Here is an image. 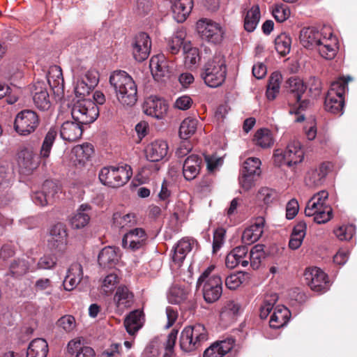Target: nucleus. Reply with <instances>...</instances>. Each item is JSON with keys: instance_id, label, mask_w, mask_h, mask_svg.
Listing matches in <instances>:
<instances>
[{"instance_id": "f257e3e1", "label": "nucleus", "mask_w": 357, "mask_h": 357, "mask_svg": "<svg viewBox=\"0 0 357 357\" xmlns=\"http://www.w3.org/2000/svg\"><path fill=\"white\" fill-rule=\"evenodd\" d=\"M119 102L124 106H133L137 100V88L132 77L126 71L117 70L109 77Z\"/></svg>"}, {"instance_id": "f03ea898", "label": "nucleus", "mask_w": 357, "mask_h": 357, "mask_svg": "<svg viewBox=\"0 0 357 357\" xmlns=\"http://www.w3.org/2000/svg\"><path fill=\"white\" fill-rule=\"evenodd\" d=\"M57 136V130L51 128L47 132L38 157L31 149H22L18 156V165L24 174H29L36 169L40 164V158L46 159L50 156L52 147Z\"/></svg>"}, {"instance_id": "7ed1b4c3", "label": "nucleus", "mask_w": 357, "mask_h": 357, "mask_svg": "<svg viewBox=\"0 0 357 357\" xmlns=\"http://www.w3.org/2000/svg\"><path fill=\"white\" fill-rule=\"evenodd\" d=\"M227 75L225 59L220 53L215 54L213 58L204 65L201 77L204 83L212 88L220 86L225 82Z\"/></svg>"}, {"instance_id": "20e7f679", "label": "nucleus", "mask_w": 357, "mask_h": 357, "mask_svg": "<svg viewBox=\"0 0 357 357\" xmlns=\"http://www.w3.org/2000/svg\"><path fill=\"white\" fill-rule=\"evenodd\" d=\"M305 213L307 216H313L314 221L318 224H324L333 218V209L328 203V193L321 190L315 194L307 203Z\"/></svg>"}, {"instance_id": "39448f33", "label": "nucleus", "mask_w": 357, "mask_h": 357, "mask_svg": "<svg viewBox=\"0 0 357 357\" xmlns=\"http://www.w3.org/2000/svg\"><path fill=\"white\" fill-rule=\"evenodd\" d=\"M208 340V333L204 325L197 324L185 326L180 337L181 349L185 352L198 349Z\"/></svg>"}, {"instance_id": "423d86ee", "label": "nucleus", "mask_w": 357, "mask_h": 357, "mask_svg": "<svg viewBox=\"0 0 357 357\" xmlns=\"http://www.w3.org/2000/svg\"><path fill=\"white\" fill-rule=\"evenodd\" d=\"M350 79V77L347 79L340 78L332 82L324 101V107L327 112L338 115L342 114L344 106V95Z\"/></svg>"}, {"instance_id": "0eeeda50", "label": "nucleus", "mask_w": 357, "mask_h": 357, "mask_svg": "<svg viewBox=\"0 0 357 357\" xmlns=\"http://www.w3.org/2000/svg\"><path fill=\"white\" fill-rule=\"evenodd\" d=\"M98 176L103 185L119 188L129 181L132 176V170L129 165L104 167L100 169Z\"/></svg>"}, {"instance_id": "6e6552de", "label": "nucleus", "mask_w": 357, "mask_h": 357, "mask_svg": "<svg viewBox=\"0 0 357 357\" xmlns=\"http://www.w3.org/2000/svg\"><path fill=\"white\" fill-rule=\"evenodd\" d=\"M71 115L73 120L82 124L93 123L99 115V109L95 102L89 99H82L74 103Z\"/></svg>"}, {"instance_id": "1a4fd4ad", "label": "nucleus", "mask_w": 357, "mask_h": 357, "mask_svg": "<svg viewBox=\"0 0 357 357\" xmlns=\"http://www.w3.org/2000/svg\"><path fill=\"white\" fill-rule=\"evenodd\" d=\"M197 31L201 38L211 44H220L225 35V31L220 24L208 19H202L197 22Z\"/></svg>"}, {"instance_id": "9d476101", "label": "nucleus", "mask_w": 357, "mask_h": 357, "mask_svg": "<svg viewBox=\"0 0 357 357\" xmlns=\"http://www.w3.org/2000/svg\"><path fill=\"white\" fill-rule=\"evenodd\" d=\"M38 125L39 118L37 114L33 110L24 109L16 115L14 128L20 135L26 136L33 132Z\"/></svg>"}, {"instance_id": "9b49d317", "label": "nucleus", "mask_w": 357, "mask_h": 357, "mask_svg": "<svg viewBox=\"0 0 357 357\" xmlns=\"http://www.w3.org/2000/svg\"><path fill=\"white\" fill-rule=\"evenodd\" d=\"M304 278L307 284L314 291L322 293L328 289L327 275L319 268H307L304 273Z\"/></svg>"}, {"instance_id": "f8f14e48", "label": "nucleus", "mask_w": 357, "mask_h": 357, "mask_svg": "<svg viewBox=\"0 0 357 357\" xmlns=\"http://www.w3.org/2000/svg\"><path fill=\"white\" fill-rule=\"evenodd\" d=\"M197 288L201 289L204 301L213 303L221 297L222 294V281L220 277H215L210 280L199 283L197 282Z\"/></svg>"}, {"instance_id": "ddd939ff", "label": "nucleus", "mask_w": 357, "mask_h": 357, "mask_svg": "<svg viewBox=\"0 0 357 357\" xmlns=\"http://www.w3.org/2000/svg\"><path fill=\"white\" fill-rule=\"evenodd\" d=\"M147 238V234L142 228L130 229L123 235L122 246L126 249L135 251L144 246Z\"/></svg>"}, {"instance_id": "4468645a", "label": "nucleus", "mask_w": 357, "mask_h": 357, "mask_svg": "<svg viewBox=\"0 0 357 357\" xmlns=\"http://www.w3.org/2000/svg\"><path fill=\"white\" fill-rule=\"evenodd\" d=\"M87 281L88 277L84 276L82 266L79 263H74L68 268L63 285L66 291H72L82 282L85 283Z\"/></svg>"}, {"instance_id": "2eb2a0df", "label": "nucleus", "mask_w": 357, "mask_h": 357, "mask_svg": "<svg viewBox=\"0 0 357 357\" xmlns=\"http://www.w3.org/2000/svg\"><path fill=\"white\" fill-rule=\"evenodd\" d=\"M68 234L66 225L57 223L52 226L50 231L49 245L52 249L63 252L66 249Z\"/></svg>"}, {"instance_id": "dca6fc26", "label": "nucleus", "mask_w": 357, "mask_h": 357, "mask_svg": "<svg viewBox=\"0 0 357 357\" xmlns=\"http://www.w3.org/2000/svg\"><path fill=\"white\" fill-rule=\"evenodd\" d=\"M143 109L146 114L157 119H162L167 114L168 105L163 99L150 96L145 100Z\"/></svg>"}, {"instance_id": "f3484780", "label": "nucleus", "mask_w": 357, "mask_h": 357, "mask_svg": "<svg viewBox=\"0 0 357 357\" xmlns=\"http://www.w3.org/2000/svg\"><path fill=\"white\" fill-rule=\"evenodd\" d=\"M151 47V39L146 33H140L136 36L132 45V54L137 61L146 59L150 54Z\"/></svg>"}, {"instance_id": "a211bd4d", "label": "nucleus", "mask_w": 357, "mask_h": 357, "mask_svg": "<svg viewBox=\"0 0 357 357\" xmlns=\"http://www.w3.org/2000/svg\"><path fill=\"white\" fill-rule=\"evenodd\" d=\"M149 67L155 80L160 82L168 77L170 74L169 67L165 56L159 54L151 57Z\"/></svg>"}, {"instance_id": "6ab92c4d", "label": "nucleus", "mask_w": 357, "mask_h": 357, "mask_svg": "<svg viewBox=\"0 0 357 357\" xmlns=\"http://www.w3.org/2000/svg\"><path fill=\"white\" fill-rule=\"evenodd\" d=\"M33 100L36 107L40 110H47L51 107V102L46 84L36 82L32 87Z\"/></svg>"}, {"instance_id": "aec40b11", "label": "nucleus", "mask_w": 357, "mask_h": 357, "mask_svg": "<svg viewBox=\"0 0 357 357\" xmlns=\"http://www.w3.org/2000/svg\"><path fill=\"white\" fill-rule=\"evenodd\" d=\"M337 38L332 33H330L328 36L322 37L315 50L322 58L331 60L337 54Z\"/></svg>"}, {"instance_id": "412c9836", "label": "nucleus", "mask_w": 357, "mask_h": 357, "mask_svg": "<svg viewBox=\"0 0 357 357\" xmlns=\"http://www.w3.org/2000/svg\"><path fill=\"white\" fill-rule=\"evenodd\" d=\"M83 124L76 121H66L60 128L61 137L67 142H74L79 140L83 133Z\"/></svg>"}, {"instance_id": "4be33fe9", "label": "nucleus", "mask_w": 357, "mask_h": 357, "mask_svg": "<svg viewBox=\"0 0 357 357\" xmlns=\"http://www.w3.org/2000/svg\"><path fill=\"white\" fill-rule=\"evenodd\" d=\"M113 301L116 305V311L121 313L132 305L134 295L126 286L120 285L116 289Z\"/></svg>"}, {"instance_id": "5701e85b", "label": "nucleus", "mask_w": 357, "mask_h": 357, "mask_svg": "<svg viewBox=\"0 0 357 357\" xmlns=\"http://www.w3.org/2000/svg\"><path fill=\"white\" fill-rule=\"evenodd\" d=\"M93 153V146L88 143L77 145L71 151L70 159L75 166L83 167Z\"/></svg>"}, {"instance_id": "b1692460", "label": "nucleus", "mask_w": 357, "mask_h": 357, "mask_svg": "<svg viewBox=\"0 0 357 357\" xmlns=\"http://www.w3.org/2000/svg\"><path fill=\"white\" fill-rule=\"evenodd\" d=\"M265 220L263 217L255 219V223L246 228L242 235L244 243L250 245L259 239L264 232Z\"/></svg>"}, {"instance_id": "393cba45", "label": "nucleus", "mask_w": 357, "mask_h": 357, "mask_svg": "<svg viewBox=\"0 0 357 357\" xmlns=\"http://www.w3.org/2000/svg\"><path fill=\"white\" fill-rule=\"evenodd\" d=\"M57 186L50 181H46L43 185V191L36 192L32 197L33 202L39 206H45L52 202L57 193Z\"/></svg>"}, {"instance_id": "a878e982", "label": "nucleus", "mask_w": 357, "mask_h": 357, "mask_svg": "<svg viewBox=\"0 0 357 357\" xmlns=\"http://www.w3.org/2000/svg\"><path fill=\"white\" fill-rule=\"evenodd\" d=\"M248 249L245 246H238L233 249L227 256L225 264L229 268H234L238 264L245 267L248 264L247 254Z\"/></svg>"}, {"instance_id": "bb28decb", "label": "nucleus", "mask_w": 357, "mask_h": 357, "mask_svg": "<svg viewBox=\"0 0 357 357\" xmlns=\"http://www.w3.org/2000/svg\"><path fill=\"white\" fill-rule=\"evenodd\" d=\"M167 143L165 141L157 139L147 146L146 156L150 161L158 162L167 155Z\"/></svg>"}, {"instance_id": "cd10ccee", "label": "nucleus", "mask_w": 357, "mask_h": 357, "mask_svg": "<svg viewBox=\"0 0 357 357\" xmlns=\"http://www.w3.org/2000/svg\"><path fill=\"white\" fill-rule=\"evenodd\" d=\"M322 37V34L316 29L307 27L301 29L299 39L301 45L305 48L315 49Z\"/></svg>"}, {"instance_id": "c85d7f7f", "label": "nucleus", "mask_w": 357, "mask_h": 357, "mask_svg": "<svg viewBox=\"0 0 357 357\" xmlns=\"http://www.w3.org/2000/svg\"><path fill=\"white\" fill-rule=\"evenodd\" d=\"M202 160L197 155H191L184 161L183 173L188 181L193 180L199 174Z\"/></svg>"}, {"instance_id": "c756f323", "label": "nucleus", "mask_w": 357, "mask_h": 357, "mask_svg": "<svg viewBox=\"0 0 357 357\" xmlns=\"http://www.w3.org/2000/svg\"><path fill=\"white\" fill-rule=\"evenodd\" d=\"M234 345V340L232 338L215 342L205 350L204 357H222L233 348Z\"/></svg>"}, {"instance_id": "7c9ffc66", "label": "nucleus", "mask_w": 357, "mask_h": 357, "mask_svg": "<svg viewBox=\"0 0 357 357\" xmlns=\"http://www.w3.org/2000/svg\"><path fill=\"white\" fill-rule=\"evenodd\" d=\"M144 321V312L139 310L131 312L124 320V326L127 332L135 335L143 326Z\"/></svg>"}, {"instance_id": "2f4dec72", "label": "nucleus", "mask_w": 357, "mask_h": 357, "mask_svg": "<svg viewBox=\"0 0 357 357\" xmlns=\"http://www.w3.org/2000/svg\"><path fill=\"white\" fill-rule=\"evenodd\" d=\"M172 11L178 22H183L190 13L192 8V0H174Z\"/></svg>"}, {"instance_id": "473e14b6", "label": "nucleus", "mask_w": 357, "mask_h": 357, "mask_svg": "<svg viewBox=\"0 0 357 357\" xmlns=\"http://www.w3.org/2000/svg\"><path fill=\"white\" fill-rule=\"evenodd\" d=\"M291 313L284 305H278L271 316L270 326L273 328H280L288 322Z\"/></svg>"}, {"instance_id": "72a5a7b5", "label": "nucleus", "mask_w": 357, "mask_h": 357, "mask_svg": "<svg viewBox=\"0 0 357 357\" xmlns=\"http://www.w3.org/2000/svg\"><path fill=\"white\" fill-rule=\"evenodd\" d=\"M285 153L287 158V166L289 167L301 162L304 158V152L298 141L289 143L285 149Z\"/></svg>"}, {"instance_id": "f704fd0d", "label": "nucleus", "mask_w": 357, "mask_h": 357, "mask_svg": "<svg viewBox=\"0 0 357 357\" xmlns=\"http://www.w3.org/2000/svg\"><path fill=\"white\" fill-rule=\"evenodd\" d=\"M47 78L50 86L53 90L56 89V93L63 91L64 80L63 77L62 70L60 66H50L48 70Z\"/></svg>"}, {"instance_id": "c9c22d12", "label": "nucleus", "mask_w": 357, "mask_h": 357, "mask_svg": "<svg viewBox=\"0 0 357 357\" xmlns=\"http://www.w3.org/2000/svg\"><path fill=\"white\" fill-rule=\"evenodd\" d=\"M90 211L91 207L89 205H81L76 213L70 220L72 227L74 229H81L85 227L90 220L89 213Z\"/></svg>"}, {"instance_id": "e433bc0d", "label": "nucleus", "mask_w": 357, "mask_h": 357, "mask_svg": "<svg viewBox=\"0 0 357 357\" xmlns=\"http://www.w3.org/2000/svg\"><path fill=\"white\" fill-rule=\"evenodd\" d=\"M119 256L116 249L107 246L104 248L98 255V261L100 266L109 268L116 264L119 261Z\"/></svg>"}, {"instance_id": "4c0bfd02", "label": "nucleus", "mask_w": 357, "mask_h": 357, "mask_svg": "<svg viewBox=\"0 0 357 357\" xmlns=\"http://www.w3.org/2000/svg\"><path fill=\"white\" fill-rule=\"evenodd\" d=\"M307 225L305 222L301 221L296 225L293 229L289 242V247L291 250L299 248L306 235Z\"/></svg>"}, {"instance_id": "58836bf2", "label": "nucleus", "mask_w": 357, "mask_h": 357, "mask_svg": "<svg viewBox=\"0 0 357 357\" xmlns=\"http://www.w3.org/2000/svg\"><path fill=\"white\" fill-rule=\"evenodd\" d=\"M287 87L289 92V99L292 100H301L306 90L303 80L298 77H290L287 82Z\"/></svg>"}, {"instance_id": "ea45409f", "label": "nucleus", "mask_w": 357, "mask_h": 357, "mask_svg": "<svg viewBox=\"0 0 357 357\" xmlns=\"http://www.w3.org/2000/svg\"><path fill=\"white\" fill-rule=\"evenodd\" d=\"M48 344L45 340L36 338L31 342L27 349L26 357H46Z\"/></svg>"}, {"instance_id": "a19ab883", "label": "nucleus", "mask_w": 357, "mask_h": 357, "mask_svg": "<svg viewBox=\"0 0 357 357\" xmlns=\"http://www.w3.org/2000/svg\"><path fill=\"white\" fill-rule=\"evenodd\" d=\"M193 244L194 241L188 238H183L178 241L172 257L174 261L178 264L182 263L187 254L192 250Z\"/></svg>"}, {"instance_id": "79ce46f5", "label": "nucleus", "mask_w": 357, "mask_h": 357, "mask_svg": "<svg viewBox=\"0 0 357 357\" xmlns=\"http://www.w3.org/2000/svg\"><path fill=\"white\" fill-rule=\"evenodd\" d=\"M241 305L234 301H227L220 312V319L226 322H231L240 312Z\"/></svg>"}, {"instance_id": "37998d69", "label": "nucleus", "mask_w": 357, "mask_h": 357, "mask_svg": "<svg viewBox=\"0 0 357 357\" xmlns=\"http://www.w3.org/2000/svg\"><path fill=\"white\" fill-rule=\"evenodd\" d=\"M253 142L255 145L262 149L270 148L274 143L271 132L266 128L258 130L254 135Z\"/></svg>"}, {"instance_id": "c03bdc74", "label": "nucleus", "mask_w": 357, "mask_h": 357, "mask_svg": "<svg viewBox=\"0 0 357 357\" xmlns=\"http://www.w3.org/2000/svg\"><path fill=\"white\" fill-rule=\"evenodd\" d=\"M120 281L119 277L114 273H109L100 279V291L101 293L109 295L116 288Z\"/></svg>"}, {"instance_id": "a18cd8bd", "label": "nucleus", "mask_w": 357, "mask_h": 357, "mask_svg": "<svg viewBox=\"0 0 357 357\" xmlns=\"http://www.w3.org/2000/svg\"><path fill=\"white\" fill-rule=\"evenodd\" d=\"M136 223V217L133 213L122 215L120 213H115L113 215V224L119 229H128L135 226Z\"/></svg>"}, {"instance_id": "49530a36", "label": "nucleus", "mask_w": 357, "mask_h": 357, "mask_svg": "<svg viewBox=\"0 0 357 357\" xmlns=\"http://www.w3.org/2000/svg\"><path fill=\"white\" fill-rule=\"evenodd\" d=\"M198 121L196 119L188 117L185 119L179 128L181 138L187 139L193 135L197 128Z\"/></svg>"}, {"instance_id": "de8ad7c7", "label": "nucleus", "mask_w": 357, "mask_h": 357, "mask_svg": "<svg viewBox=\"0 0 357 357\" xmlns=\"http://www.w3.org/2000/svg\"><path fill=\"white\" fill-rule=\"evenodd\" d=\"M260 11L258 6H253L250 9L244 20V27L248 32L253 31L259 23Z\"/></svg>"}, {"instance_id": "09e8293b", "label": "nucleus", "mask_w": 357, "mask_h": 357, "mask_svg": "<svg viewBox=\"0 0 357 357\" xmlns=\"http://www.w3.org/2000/svg\"><path fill=\"white\" fill-rule=\"evenodd\" d=\"M189 291L178 285L172 286L168 293L167 298L169 303L179 304L187 299Z\"/></svg>"}, {"instance_id": "8fccbe9b", "label": "nucleus", "mask_w": 357, "mask_h": 357, "mask_svg": "<svg viewBox=\"0 0 357 357\" xmlns=\"http://www.w3.org/2000/svg\"><path fill=\"white\" fill-rule=\"evenodd\" d=\"M281 78V75L277 72L271 74L266 90V96L268 100H274L279 93Z\"/></svg>"}, {"instance_id": "3c124183", "label": "nucleus", "mask_w": 357, "mask_h": 357, "mask_svg": "<svg viewBox=\"0 0 357 357\" xmlns=\"http://www.w3.org/2000/svg\"><path fill=\"white\" fill-rule=\"evenodd\" d=\"M326 175L324 167L321 166L319 169H312L308 172L305 177V183L310 187H316L320 185Z\"/></svg>"}, {"instance_id": "603ef678", "label": "nucleus", "mask_w": 357, "mask_h": 357, "mask_svg": "<svg viewBox=\"0 0 357 357\" xmlns=\"http://www.w3.org/2000/svg\"><path fill=\"white\" fill-rule=\"evenodd\" d=\"M291 40L288 34L282 33L275 39L276 51L281 55H286L291 49Z\"/></svg>"}, {"instance_id": "864d4df0", "label": "nucleus", "mask_w": 357, "mask_h": 357, "mask_svg": "<svg viewBox=\"0 0 357 357\" xmlns=\"http://www.w3.org/2000/svg\"><path fill=\"white\" fill-rule=\"evenodd\" d=\"M185 54V63L188 66L195 65L199 60V52L197 47L191 46L190 43H185L183 45Z\"/></svg>"}, {"instance_id": "5fc2aeb1", "label": "nucleus", "mask_w": 357, "mask_h": 357, "mask_svg": "<svg viewBox=\"0 0 357 357\" xmlns=\"http://www.w3.org/2000/svg\"><path fill=\"white\" fill-rule=\"evenodd\" d=\"M261 160L258 158H248L243 165L242 172L259 176L261 174Z\"/></svg>"}, {"instance_id": "6e6d98bb", "label": "nucleus", "mask_w": 357, "mask_h": 357, "mask_svg": "<svg viewBox=\"0 0 357 357\" xmlns=\"http://www.w3.org/2000/svg\"><path fill=\"white\" fill-rule=\"evenodd\" d=\"M246 280L245 273L243 272H237L231 274L227 277L225 284L229 289H236L241 286Z\"/></svg>"}, {"instance_id": "4d7b16f0", "label": "nucleus", "mask_w": 357, "mask_h": 357, "mask_svg": "<svg viewBox=\"0 0 357 357\" xmlns=\"http://www.w3.org/2000/svg\"><path fill=\"white\" fill-rule=\"evenodd\" d=\"M277 300L278 296L275 294H271L265 298L264 303L260 307L259 316L261 319H264L267 318Z\"/></svg>"}, {"instance_id": "13d9d810", "label": "nucleus", "mask_w": 357, "mask_h": 357, "mask_svg": "<svg viewBox=\"0 0 357 357\" xmlns=\"http://www.w3.org/2000/svg\"><path fill=\"white\" fill-rule=\"evenodd\" d=\"M29 270V264L24 259L15 260L10 266V273L14 277L21 276Z\"/></svg>"}, {"instance_id": "bf43d9fd", "label": "nucleus", "mask_w": 357, "mask_h": 357, "mask_svg": "<svg viewBox=\"0 0 357 357\" xmlns=\"http://www.w3.org/2000/svg\"><path fill=\"white\" fill-rule=\"evenodd\" d=\"M272 15L279 22H283L290 16V10L286 5L276 4L272 8Z\"/></svg>"}, {"instance_id": "052dcab7", "label": "nucleus", "mask_w": 357, "mask_h": 357, "mask_svg": "<svg viewBox=\"0 0 357 357\" xmlns=\"http://www.w3.org/2000/svg\"><path fill=\"white\" fill-rule=\"evenodd\" d=\"M334 233L340 241H349L355 233V227L352 225H342L335 229Z\"/></svg>"}, {"instance_id": "680f3d73", "label": "nucleus", "mask_w": 357, "mask_h": 357, "mask_svg": "<svg viewBox=\"0 0 357 357\" xmlns=\"http://www.w3.org/2000/svg\"><path fill=\"white\" fill-rule=\"evenodd\" d=\"M57 325L66 332L70 333L75 329L76 322L73 316L65 315L58 320Z\"/></svg>"}, {"instance_id": "e2e57ef3", "label": "nucleus", "mask_w": 357, "mask_h": 357, "mask_svg": "<svg viewBox=\"0 0 357 357\" xmlns=\"http://www.w3.org/2000/svg\"><path fill=\"white\" fill-rule=\"evenodd\" d=\"M277 196L276 192L268 188H261L257 194V198L259 200L262 201L266 204L271 203Z\"/></svg>"}, {"instance_id": "0e129e2a", "label": "nucleus", "mask_w": 357, "mask_h": 357, "mask_svg": "<svg viewBox=\"0 0 357 357\" xmlns=\"http://www.w3.org/2000/svg\"><path fill=\"white\" fill-rule=\"evenodd\" d=\"M34 289L36 292H43L49 295L52 293L53 289L52 282L48 278L39 279L34 284Z\"/></svg>"}, {"instance_id": "69168bd1", "label": "nucleus", "mask_w": 357, "mask_h": 357, "mask_svg": "<svg viewBox=\"0 0 357 357\" xmlns=\"http://www.w3.org/2000/svg\"><path fill=\"white\" fill-rule=\"evenodd\" d=\"M178 331L173 329L168 335L165 342V353L163 357H172L177 338Z\"/></svg>"}, {"instance_id": "338daca9", "label": "nucleus", "mask_w": 357, "mask_h": 357, "mask_svg": "<svg viewBox=\"0 0 357 357\" xmlns=\"http://www.w3.org/2000/svg\"><path fill=\"white\" fill-rule=\"evenodd\" d=\"M256 176L253 174L242 172L239 177V183L241 188L245 191L250 190L255 185Z\"/></svg>"}, {"instance_id": "774afa93", "label": "nucleus", "mask_w": 357, "mask_h": 357, "mask_svg": "<svg viewBox=\"0 0 357 357\" xmlns=\"http://www.w3.org/2000/svg\"><path fill=\"white\" fill-rule=\"evenodd\" d=\"M303 132L306 138L310 140H314L317 135V123L314 119H310L307 121L303 127Z\"/></svg>"}]
</instances>
